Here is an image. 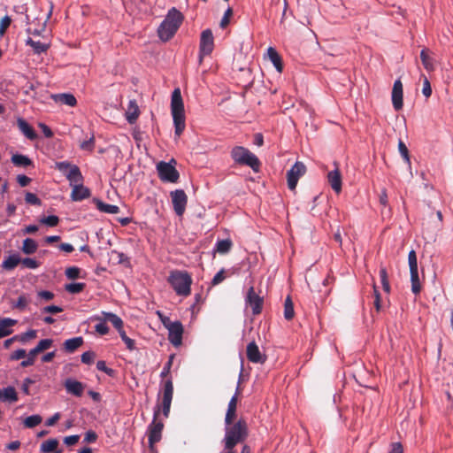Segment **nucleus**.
<instances>
[{
  "label": "nucleus",
  "instance_id": "nucleus-50",
  "mask_svg": "<svg viewBox=\"0 0 453 453\" xmlns=\"http://www.w3.org/2000/svg\"><path fill=\"white\" fill-rule=\"evenodd\" d=\"M20 263L23 265V266L29 269H35L39 266V263L36 260L30 257L21 259Z\"/></svg>",
  "mask_w": 453,
  "mask_h": 453
},
{
  "label": "nucleus",
  "instance_id": "nucleus-27",
  "mask_svg": "<svg viewBox=\"0 0 453 453\" xmlns=\"http://www.w3.org/2000/svg\"><path fill=\"white\" fill-rule=\"evenodd\" d=\"M267 56L269 58V59L272 61V63L274 65V67L276 68V70L279 73H281L283 70V64H282L281 58H280V54L277 52V50L273 47H269L267 50Z\"/></svg>",
  "mask_w": 453,
  "mask_h": 453
},
{
  "label": "nucleus",
  "instance_id": "nucleus-11",
  "mask_svg": "<svg viewBox=\"0 0 453 453\" xmlns=\"http://www.w3.org/2000/svg\"><path fill=\"white\" fill-rule=\"evenodd\" d=\"M168 329V340L175 347L182 342L183 326L180 321L170 322L169 325L165 323Z\"/></svg>",
  "mask_w": 453,
  "mask_h": 453
},
{
  "label": "nucleus",
  "instance_id": "nucleus-51",
  "mask_svg": "<svg viewBox=\"0 0 453 453\" xmlns=\"http://www.w3.org/2000/svg\"><path fill=\"white\" fill-rule=\"evenodd\" d=\"M173 357H174L173 355H171L169 357V360L164 365V367L160 373V377L164 378V377L168 376V374L170 373V371H171Z\"/></svg>",
  "mask_w": 453,
  "mask_h": 453
},
{
  "label": "nucleus",
  "instance_id": "nucleus-45",
  "mask_svg": "<svg viewBox=\"0 0 453 453\" xmlns=\"http://www.w3.org/2000/svg\"><path fill=\"white\" fill-rule=\"evenodd\" d=\"M398 150L401 154V156L403 157L404 161L408 164H410V156H409V150L405 143L399 140L398 142Z\"/></svg>",
  "mask_w": 453,
  "mask_h": 453
},
{
  "label": "nucleus",
  "instance_id": "nucleus-25",
  "mask_svg": "<svg viewBox=\"0 0 453 453\" xmlns=\"http://www.w3.org/2000/svg\"><path fill=\"white\" fill-rule=\"evenodd\" d=\"M17 324V320L5 318L0 319V339L10 335L12 333V326Z\"/></svg>",
  "mask_w": 453,
  "mask_h": 453
},
{
  "label": "nucleus",
  "instance_id": "nucleus-47",
  "mask_svg": "<svg viewBox=\"0 0 453 453\" xmlns=\"http://www.w3.org/2000/svg\"><path fill=\"white\" fill-rule=\"evenodd\" d=\"M408 263L410 270L418 269V258L414 250H411L408 254Z\"/></svg>",
  "mask_w": 453,
  "mask_h": 453
},
{
  "label": "nucleus",
  "instance_id": "nucleus-40",
  "mask_svg": "<svg viewBox=\"0 0 453 453\" xmlns=\"http://www.w3.org/2000/svg\"><path fill=\"white\" fill-rule=\"evenodd\" d=\"M379 273H380V282H381L383 290L386 293H389L390 292V284L388 281V272H387L386 267L380 266Z\"/></svg>",
  "mask_w": 453,
  "mask_h": 453
},
{
  "label": "nucleus",
  "instance_id": "nucleus-42",
  "mask_svg": "<svg viewBox=\"0 0 453 453\" xmlns=\"http://www.w3.org/2000/svg\"><path fill=\"white\" fill-rule=\"evenodd\" d=\"M420 58H421V61H422V64H423L424 67L426 70L429 71V70H433L434 69L433 61L429 58V56L427 55L426 49L421 50V52H420Z\"/></svg>",
  "mask_w": 453,
  "mask_h": 453
},
{
  "label": "nucleus",
  "instance_id": "nucleus-41",
  "mask_svg": "<svg viewBox=\"0 0 453 453\" xmlns=\"http://www.w3.org/2000/svg\"><path fill=\"white\" fill-rule=\"evenodd\" d=\"M42 418L40 415H32V416L27 417L24 420V425H25V426H27L28 428H32V427L38 426L42 422Z\"/></svg>",
  "mask_w": 453,
  "mask_h": 453
},
{
  "label": "nucleus",
  "instance_id": "nucleus-2",
  "mask_svg": "<svg viewBox=\"0 0 453 453\" xmlns=\"http://www.w3.org/2000/svg\"><path fill=\"white\" fill-rule=\"evenodd\" d=\"M184 20L183 14L175 7L168 10L164 20L157 28L159 38L167 42L172 39Z\"/></svg>",
  "mask_w": 453,
  "mask_h": 453
},
{
  "label": "nucleus",
  "instance_id": "nucleus-18",
  "mask_svg": "<svg viewBox=\"0 0 453 453\" xmlns=\"http://www.w3.org/2000/svg\"><path fill=\"white\" fill-rule=\"evenodd\" d=\"M140 115V110L134 99L129 100L127 108L125 111V118L127 121L133 125L136 122Z\"/></svg>",
  "mask_w": 453,
  "mask_h": 453
},
{
  "label": "nucleus",
  "instance_id": "nucleus-31",
  "mask_svg": "<svg viewBox=\"0 0 453 453\" xmlns=\"http://www.w3.org/2000/svg\"><path fill=\"white\" fill-rule=\"evenodd\" d=\"M12 163L19 167H27L33 166V161L25 155L22 154H13L12 156Z\"/></svg>",
  "mask_w": 453,
  "mask_h": 453
},
{
  "label": "nucleus",
  "instance_id": "nucleus-12",
  "mask_svg": "<svg viewBox=\"0 0 453 453\" xmlns=\"http://www.w3.org/2000/svg\"><path fill=\"white\" fill-rule=\"evenodd\" d=\"M173 210L178 216H182L187 206L188 196L184 190L176 189L171 192Z\"/></svg>",
  "mask_w": 453,
  "mask_h": 453
},
{
  "label": "nucleus",
  "instance_id": "nucleus-38",
  "mask_svg": "<svg viewBox=\"0 0 453 453\" xmlns=\"http://www.w3.org/2000/svg\"><path fill=\"white\" fill-rule=\"evenodd\" d=\"M27 44L30 45L33 48L34 51L37 54L45 52L49 49L48 44L41 42L40 41H34L31 38L27 39Z\"/></svg>",
  "mask_w": 453,
  "mask_h": 453
},
{
  "label": "nucleus",
  "instance_id": "nucleus-48",
  "mask_svg": "<svg viewBox=\"0 0 453 453\" xmlns=\"http://www.w3.org/2000/svg\"><path fill=\"white\" fill-rule=\"evenodd\" d=\"M26 203L33 205H40L41 200L37 197V196L31 192H27L25 196Z\"/></svg>",
  "mask_w": 453,
  "mask_h": 453
},
{
  "label": "nucleus",
  "instance_id": "nucleus-52",
  "mask_svg": "<svg viewBox=\"0 0 453 453\" xmlns=\"http://www.w3.org/2000/svg\"><path fill=\"white\" fill-rule=\"evenodd\" d=\"M80 275V269L78 267L73 266L68 267L65 270V276L70 280H75Z\"/></svg>",
  "mask_w": 453,
  "mask_h": 453
},
{
  "label": "nucleus",
  "instance_id": "nucleus-24",
  "mask_svg": "<svg viewBox=\"0 0 453 453\" xmlns=\"http://www.w3.org/2000/svg\"><path fill=\"white\" fill-rule=\"evenodd\" d=\"M51 97L53 98V100L56 103L65 104V105H68L71 107H73L77 104V100H76L75 96L72 94H68V93L56 94V95H52Z\"/></svg>",
  "mask_w": 453,
  "mask_h": 453
},
{
  "label": "nucleus",
  "instance_id": "nucleus-55",
  "mask_svg": "<svg viewBox=\"0 0 453 453\" xmlns=\"http://www.w3.org/2000/svg\"><path fill=\"white\" fill-rule=\"evenodd\" d=\"M225 278H226L225 270L221 269L214 275V277L211 280V285L216 286V285L221 283L225 280Z\"/></svg>",
  "mask_w": 453,
  "mask_h": 453
},
{
  "label": "nucleus",
  "instance_id": "nucleus-59",
  "mask_svg": "<svg viewBox=\"0 0 453 453\" xmlns=\"http://www.w3.org/2000/svg\"><path fill=\"white\" fill-rule=\"evenodd\" d=\"M73 165L66 162V161H62V162H57L56 163V167L57 169H58L60 172L64 173L65 174L67 173V170L71 169Z\"/></svg>",
  "mask_w": 453,
  "mask_h": 453
},
{
  "label": "nucleus",
  "instance_id": "nucleus-34",
  "mask_svg": "<svg viewBox=\"0 0 453 453\" xmlns=\"http://www.w3.org/2000/svg\"><path fill=\"white\" fill-rule=\"evenodd\" d=\"M411 291L414 295H418L421 291V283L418 277V270H410Z\"/></svg>",
  "mask_w": 453,
  "mask_h": 453
},
{
  "label": "nucleus",
  "instance_id": "nucleus-63",
  "mask_svg": "<svg viewBox=\"0 0 453 453\" xmlns=\"http://www.w3.org/2000/svg\"><path fill=\"white\" fill-rule=\"evenodd\" d=\"M96 368H97L98 370H100V371H103V372H106V373H107V374H109V375H112V374H113V370H112V369H111V368H108V367L106 366V364H105V362H104V361H102V360L98 361V362L96 363Z\"/></svg>",
  "mask_w": 453,
  "mask_h": 453
},
{
  "label": "nucleus",
  "instance_id": "nucleus-1",
  "mask_svg": "<svg viewBox=\"0 0 453 453\" xmlns=\"http://www.w3.org/2000/svg\"><path fill=\"white\" fill-rule=\"evenodd\" d=\"M249 436V428L245 419L240 418L236 422L225 425V435L222 440L226 452L234 451V447L244 442Z\"/></svg>",
  "mask_w": 453,
  "mask_h": 453
},
{
  "label": "nucleus",
  "instance_id": "nucleus-56",
  "mask_svg": "<svg viewBox=\"0 0 453 453\" xmlns=\"http://www.w3.org/2000/svg\"><path fill=\"white\" fill-rule=\"evenodd\" d=\"M422 93L426 98L430 97L432 95V88L426 77L424 79Z\"/></svg>",
  "mask_w": 453,
  "mask_h": 453
},
{
  "label": "nucleus",
  "instance_id": "nucleus-62",
  "mask_svg": "<svg viewBox=\"0 0 453 453\" xmlns=\"http://www.w3.org/2000/svg\"><path fill=\"white\" fill-rule=\"evenodd\" d=\"M26 356H27V351L23 349H19L15 350L11 355V359L12 360H19L21 358H24Z\"/></svg>",
  "mask_w": 453,
  "mask_h": 453
},
{
  "label": "nucleus",
  "instance_id": "nucleus-9",
  "mask_svg": "<svg viewBox=\"0 0 453 453\" xmlns=\"http://www.w3.org/2000/svg\"><path fill=\"white\" fill-rule=\"evenodd\" d=\"M214 49V37L211 29H205L201 33L199 44V62L204 56L210 55Z\"/></svg>",
  "mask_w": 453,
  "mask_h": 453
},
{
  "label": "nucleus",
  "instance_id": "nucleus-61",
  "mask_svg": "<svg viewBox=\"0 0 453 453\" xmlns=\"http://www.w3.org/2000/svg\"><path fill=\"white\" fill-rule=\"evenodd\" d=\"M38 297L45 301H50L54 298V294L48 290H41L37 293Z\"/></svg>",
  "mask_w": 453,
  "mask_h": 453
},
{
  "label": "nucleus",
  "instance_id": "nucleus-28",
  "mask_svg": "<svg viewBox=\"0 0 453 453\" xmlns=\"http://www.w3.org/2000/svg\"><path fill=\"white\" fill-rule=\"evenodd\" d=\"M118 262L117 264L123 267L126 274L132 273L133 266L131 263V257L123 252H116Z\"/></svg>",
  "mask_w": 453,
  "mask_h": 453
},
{
  "label": "nucleus",
  "instance_id": "nucleus-44",
  "mask_svg": "<svg viewBox=\"0 0 453 453\" xmlns=\"http://www.w3.org/2000/svg\"><path fill=\"white\" fill-rule=\"evenodd\" d=\"M29 303V300L26 297L25 295H21L19 296L17 302L12 304L13 309H18L19 311H24L27 304Z\"/></svg>",
  "mask_w": 453,
  "mask_h": 453
},
{
  "label": "nucleus",
  "instance_id": "nucleus-57",
  "mask_svg": "<svg viewBox=\"0 0 453 453\" xmlns=\"http://www.w3.org/2000/svg\"><path fill=\"white\" fill-rule=\"evenodd\" d=\"M12 19L9 16H4L0 20V33H5L9 26L11 25Z\"/></svg>",
  "mask_w": 453,
  "mask_h": 453
},
{
  "label": "nucleus",
  "instance_id": "nucleus-3",
  "mask_svg": "<svg viewBox=\"0 0 453 453\" xmlns=\"http://www.w3.org/2000/svg\"><path fill=\"white\" fill-rule=\"evenodd\" d=\"M171 111L174 125V134L176 137H180L186 127V117L183 99L179 88L172 93Z\"/></svg>",
  "mask_w": 453,
  "mask_h": 453
},
{
  "label": "nucleus",
  "instance_id": "nucleus-6",
  "mask_svg": "<svg viewBox=\"0 0 453 453\" xmlns=\"http://www.w3.org/2000/svg\"><path fill=\"white\" fill-rule=\"evenodd\" d=\"M176 161L172 159L169 162L160 161L157 165V170L161 180L175 183L180 178L179 172L175 168Z\"/></svg>",
  "mask_w": 453,
  "mask_h": 453
},
{
  "label": "nucleus",
  "instance_id": "nucleus-19",
  "mask_svg": "<svg viewBox=\"0 0 453 453\" xmlns=\"http://www.w3.org/2000/svg\"><path fill=\"white\" fill-rule=\"evenodd\" d=\"M239 392V388L237 387L234 395L231 397L227 410L225 417V425H228L232 423L236 416V408H237V395Z\"/></svg>",
  "mask_w": 453,
  "mask_h": 453
},
{
  "label": "nucleus",
  "instance_id": "nucleus-60",
  "mask_svg": "<svg viewBox=\"0 0 453 453\" xmlns=\"http://www.w3.org/2000/svg\"><path fill=\"white\" fill-rule=\"evenodd\" d=\"M232 13H233L232 9L230 7H228L226 9V11L225 12L224 16L221 19V21H220L221 27H225L226 25H228L229 18L232 15Z\"/></svg>",
  "mask_w": 453,
  "mask_h": 453
},
{
  "label": "nucleus",
  "instance_id": "nucleus-15",
  "mask_svg": "<svg viewBox=\"0 0 453 453\" xmlns=\"http://www.w3.org/2000/svg\"><path fill=\"white\" fill-rule=\"evenodd\" d=\"M92 321H96L95 330L101 335L108 334L109 327L106 325L107 321L113 323L112 312H102L101 315H96L90 318Z\"/></svg>",
  "mask_w": 453,
  "mask_h": 453
},
{
  "label": "nucleus",
  "instance_id": "nucleus-8",
  "mask_svg": "<svg viewBox=\"0 0 453 453\" xmlns=\"http://www.w3.org/2000/svg\"><path fill=\"white\" fill-rule=\"evenodd\" d=\"M160 407L157 405L154 410V417L152 423L148 427V441L150 448H153L154 444L158 442L162 437V430L164 424L161 421L157 422L156 419L159 414Z\"/></svg>",
  "mask_w": 453,
  "mask_h": 453
},
{
  "label": "nucleus",
  "instance_id": "nucleus-10",
  "mask_svg": "<svg viewBox=\"0 0 453 453\" xmlns=\"http://www.w3.org/2000/svg\"><path fill=\"white\" fill-rule=\"evenodd\" d=\"M306 172V166L303 162L296 161L294 165L287 172L288 187L290 190L296 188L298 180Z\"/></svg>",
  "mask_w": 453,
  "mask_h": 453
},
{
  "label": "nucleus",
  "instance_id": "nucleus-53",
  "mask_svg": "<svg viewBox=\"0 0 453 453\" xmlns=\"http://www.w3.org/2000/svg\"><path fill=\"white\" fill-rule=\"evenodd\" d=\"M38 354H32V349L28 352V354L27 355V358L26 360H23L21 363H20V365L22 367H27V366H30V365H33L35 364V357L37 356Z\"/></svg>",
  "mask_w": 453,
  "mask_h": 453
},
{
  "label": "nucleus",
  "instance_id": "nucleus-26",
  "mask_svg": "<svg viewBox=\"0 0 453 453\" xmlns=\"http://www.w3.org/2000/svg\"><path fill=\"white\" fill-rule=\"evenodd\" d=\"M65 177L70 181L71 185L80 184L83 180L81 170L77 165H73L67 173H65Z\"/></svg>",
  "mask_w": 453,
  "mask_h": 453
},
{
  "label": "nucleus",
  "instance_id": "nucleus-17",
  "mask_svg": "<svg viewBox=\"0 0 453 453\" xmlns=\"http://www.w3.org/2000/svg\"><path fill=\"white\" fill-rule=\"evenodd\" d=\"M392 104L395 111L403 108V83L400 79L395 81L392 89Z\"/></svg>",
  "mask_w": 453,
  "mask_h": 453
},
{
  "label": "nucleus",
  "instance_id": "nucleus-30",
  "mask_svg": "<svg viewBox=\"0 0 453 453\" xmlns=\"http://www.w3.org/2000/svg\"><path fill=\"white\" fill-rule=\"evenodd\" d=\"M83 344V338L81 336L73 337L65 341L63 346L64 349L68 353L74 352L79 347Z\"/></svg>",
  "mask_w": 453,
  "mask_h": 453
},
{
  "label": "nucleus",
  "instance_id": "nucleus-23",
  "mask_svg": "<svg viewBox=\"0 0 453 453\" xmlns=\"http://www.w3.org/2000/svg\"><path fill=\"white\" fill-rule=\"evenodd\" d=\"M65 387L68 393L76 396H81L84 390V386L81 382L71 379L65 380Z\"/></svg>",
  "mask_w": 453,
  "mask_h": 453
},
{
  "label": "nucleus",
  "instance_id": "nucleus-14",
  "mask_svg": "<svg viewBox=\"0 0 453 453\" xmlns=\"http://www.w3.org/2000/svg\"><path fill=\"white\" fill-rule=\"evenodd\" d=\"M173 395V385L171 378L164 382L163 400H162V411L163 415L167 418L169 416L171 403Z\"/></svg>",
  "mask_w": 453,
  "mask_h": 453
},
{
  "label": "nucleus",
  "instance_id": "nucleus-32",
  "mask_svg": "<svg viewBox=\"0 0 453 453\" xmlns=\"http://www.w3.org/2000/svg\"><path fill=\"white\" fill-rule=\"evenodd\" d=\"M21 258L18 254H13L6 257L2 263V268L6 271L13 270L19 264H20Z\"/></svg>",
  "mask_w": 453,
  "mask_h": 453
},
{
  "label": "nucleus",
  "instance_id": "nucleus-58",
  "mask_svg": "<svg viewBox=\"0 0 453 453\" xmlns=\"http://www.w3.org/2000/svg\"><path fill=\"white\" fill-rule=\"evenodd\" d=\"M97 208L104 212L113 213V205L104 203L101 201L96 202Z\"/></svg>",
  "mask_w": 453,
  "mask_h": 453
},
{
  "label": "nucleus",
  "instance_id": "nucleus-4",
  "mask_svg": "<svg viewBox=\"0 0 453 453\" xmlns=\"http://www.w3.org/2000/svg\"><path fill=\"white\" fill-rule=\"evenodd\" d=\"M230 154L235 164L250 166L256 173L259 171L261 165L259 159L247 148L235 146L232 149Z\"/></svg>",
  "mask_w": 453,
  "mask_h": 453
},
{
  "label": "nucleus",
  "instance_id": "nucleus-43",
  "mask_svg": "<svg viewBox=\"0 0 453 453\" xmlns=\"http://www.w3.org/2000/svg\"><path fill=\"white\" fill-rule=\"evenodd\" d=\"M85 288L84 283H70L65 285V290L71 294H78L81 292Z\"/></svg>",
  "mask_w": 453,
  "mask_h": 453
},
{
  "label": "nucleus",
  "instance_id": "nucleus-22",
  "mask_svg": "<svg viewBox=\"0 0 453 453\" xmlns=\"http://www.w3.org/2000/svg\"><path fill=\"white\" fill-rule=\"evenodd\" d=\"M90 196V191L81 183L73 185L71 197L73 201H81Z\"/></svg>",
  "mask_w": 453,
  "mask_h": 453
},
{
  "label": "nucleus",
  "instance_id": "nucleus-29",
  "mask_svg": "<svg viewBox=\"0 0 453 453\" xmlns=\"http://www.w3.org/2000/svg\"><path fill=\"white\" fill-rule=\"evenodd\" d=\"M0 400L3 402H17L18 395L13 387H7L0 389Z\"/></svg>",
  "mask_w": 453,
  "mask_h": 453
},
{
  "label": "nucleus",
  "instance_id": "nucleus-46",
  "mask_svg": "<svg viewBox=\"0 0 453 453\" xmlns=\"http://www.w3.org/2000/svg\"><path fill=\"white\" fill-rule=\"evenodd\" d=\"M40 222L49 226H56L59 222V219L58 216L50 215L41 219Z\"/></svg>",
  "mask_w": 453,
  "mask_h": 453
},
{
  "label": "nucleus",
  "instance_id": "nucleus-35",
  "mask_svg": "<svg viewBox=\"0 0 453 453\" xmlns=\"http://www.w3.org/2000/svg\"><path fill=\"white\" fill-rule=\"evenodd\" d=\"M58 446V441L57 439H49L41 444V451L42 453H61V451H56Z\"/></svg>",
  "mask_w": 453,
  "mask_h": 453
},
{
  "label": "nucleus",
  "instance_id": "nucleus-7",
  "mask_svg": "<svg viewBox=\"0 0 453 453\" xmlns=\"http://www.w3.org/2000/svg\"><path fill=\"white\" fill-rule=\"evenodd\" d=\"M115 331L118 332L128 350L135 349V342L132 338L134 331L130 326H125L123 320L117 315H115Z\"/></svg>",
  "mask_w": 453,
  "mask_h": 453
},
{
  "label": "nucleus",
  "instance_id": "nucleus-21",
  "mask_svg": "<svg viewBox=\"0 0 453 453\" xmlns=\"http://www.w3.org/2000/svg\"><path fill=\"white\" fill-rule=\"evenodd\" d=\"M17 126L27 139L34 141L37 138L36 132L24 119L19 118L17 119Z\"/></svg>",
  "mask_w": 453,
  "mask_h": 453
},
{
  "label": "nucleus",
  "instance_id": "nucleus-16",
  "mask_svg": "<svg viewBox=\"0 0 453 453\" xmlns=\"http://www.w3.org/2000/svg\"><path fill=\"white\" fill-rule=\"evenodd\" d=\"M247 358L254 364H264L266 361L265 355H263L257 343L253 341L250 342L246 349Z\"/></svg>",
  "mask_w": 453,
  "mask_h": 453
},
{
  "label": "nucleus",
  "instance_id": "nucleus-36",
  "mask_svg": "<svg viewBox=\"0 0 453 453\" xmlns=\"http://www.w3.org/2000/svg\"><path fill=\"white\" fill-rule=\"evenodd\" d=\"M37 248L38 244L35 240L27 238L23 241L21 250L24 254L31 255L37 250Z\"/></svg>",
  "mask_w": 453,
  "mask_h": 453
},
{
  "label": "nucleus",
  "instance_id": "nucleus-64",
  "mask_svg": "<svg viewBox=\"0 0 453 453\" xmlns=\"http://www.w3.org/2000/svg\"><path fill=\"white\" fill-rule=\"evenodd\" d=\"M61 311H63V309L60 306H57V305H49L42 309V312L52 313V314L58 313Z\"/></svg>",
  "mask_w": 453,
  "mask_h": 453
},
{
  "label": "nucleus",
  "instance_id": "nucleus-39",
  "mask_svg": "<svg viewBox=\"0 0 453 453\" xmlns=\"http://www.w3.org/2000/svg\"><path fill=\"white\" fill-rule=\"evenodd\" d=\"M53 344V340L51 339H43L41 340L36 347L32 349V354H39L48 349H50Z\"/></svg>",
  "mask_w": 453,
  "mask_h": 453
},
{
  "label": "nucleus",
  "instance_id": "nucleus-37",
  "mask_svg": "<svg viewBox=\"0 0 453 453\" xmlns=\"http://www.w3.org/2000/svg\"><path fill=\"white\" fill-rule=\"evenodd\" d=\"M294 304L291 297L288 296L284 303V318L287 320H291L294 318Z\"/></svg>",
  "mask_w": 453,
  "mask_h": 453
},
{
  "label": "nucleus",
  "instance_id": "nucleus-13",
  "mask_svg": "<svg viewBox=\"0 0 453 453\" xmlns=\"http://www.w3.org/2000/svg\"><path fill=\"white\" fill-rule=\"evenodd\" d=\"M245 303L251 307L253 315H258L263 309L264 298L256 294L254 287L251 286L246 294Z\"/></svg>",
  "mask_w": 453,
  "mask_h": 453
},
{
  "label": "nucleus",
  "instance_id": "nucleus-33",
  "mask_svg": "<svg viewBox=\"0 0 453 453\" xmlns=\"http://www.w3.org/2000/svg\"><path fill=\"white\" fill-rule=\"evenodd\" d=\"M232 246L233 242L230 239L219 240L215 244L213 251L219 254H226L230 251Z\"/></svg>",
  "mask_w": 453,
  "mask_h": 453
},
{
  "label": "nucleus",
  "instance_id": "nucleus-49",
  "mask_svg": "<svg viewBox=\"0 0 453 453\" xmlns=\"http://www.w3.org/2000/svg\"><path fill=\"white\" fill-rule=\"evenodd\" d=\"M36 334H37V332L36 330H34V329H30L28 331H27L26 333L19 335V339L18 341H20L22 342H26L27 341H28L29 339H34L36 337Z\"/></svg>",
  "mask_w": 453,
  "mask_h": 453
},
{
  "label": "nucleus",
  "instance_id": "nucleus-20",
  "mask_svg": "<svg viewBox=\"0 0 453 453\" xmlns=\"http://www.w3.org/2000/svg\"><path fill=\"white\" fill-rule=\"evenodd\" d=\"M327 180L334 192L340 193L342 191V175L337 166L327 173Z\"/></svg>",
  "mask_w": 453,
  "mask_h": 453
},
{
  "label": "nucleus",
  "instance_id": "nucleus-5",
  "mask_svg": "<svg viewBox=\"0 0 453 453\" xmlns=\"http://www.w3.org/2000/svg\"><path fill=\"white\" fill-rule=\"evenodd\" d=\"M169 283L177 295L188 296L192 284L191 276L187 272L174 271L169 276Z\"/></svg>",
  "mask_w": 453,
  "mask_h": 453
},
{
  "label": "nucleus",
  "instance_id": "nucleus-54",
  "mask_svg": "<svg viewBox=\"0 0 453 453\" xmlns=\"http://www.w3.org/2000/svg\"><path fill=\"white\" fill-rule=\"evenodd\" d=\"M95 357L96 355L93 351H86L81 355V359L82 363L90 365L93 363Z\"/></svg>",
  "mask_w": 453,
  "mask_h": 453
}]
</instances>
